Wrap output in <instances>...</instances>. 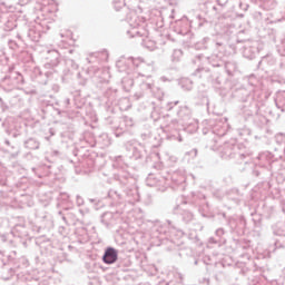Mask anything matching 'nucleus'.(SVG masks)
<instances>
[{"mask_svg": "<svg viewBox=\"0 0 285 285\" xmlns=\"http://www.w3.org/2000/svg\"><path fill=\"white\" fill-rule=\"evenodd\" d=\"M119 257V254L117 252V249L112 248V247H108L105 250V254L102 256V262L105 264H115V262H117Z\"/></svg>", "mask_w": 285, "mask_h": 285, "instance_id": "nucleus-1", "label": "nucleus"}]
</instances>
